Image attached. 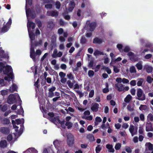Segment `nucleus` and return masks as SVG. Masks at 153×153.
<instances>
[{
	"mask_svg": "<svg viewBox=\"0 0 153 153\" xmlns=\"http://www.w3.org/2000/svg\"><path fill=\"white\" fill-rule=\"evenodd\" d=\"M19 134H20V132H18V133H16L14 134L13 135L15 137L14 138H13V136L12 135L10 134L8 135L7 137V139L8 141L10 142L12 141L13 143H14L15 141H16V136L17 134H18L20 136Z\"/></svg>",
	"mask_w": 153,
	"mask_h": 153,
	"instance_id": "13",
	"label": "nucleus"
},
{
	"mask_svg": "<svg viewBox=\"0 0 153 153\" xmlns=\"http://www.w3.org/2000/svg\"><path fill=\"white\" fill-rule=\"evenodd\" d=\"M139 108L141 111L146 110V106L145 105H141Z\"/></svg>",
	"mask_w": 153,
	"mask_h": 153,
	"instance_id": "49",
	"label": "nucleus"
},
{
	"mask_svg": "<svg viewBox=\"0 0 153 153\" xmlns=\"http://www.w3.org/2000/svg\"><path fill=\"white\" fill-rule=\"evenodd\" d=\"M146 130L147 131H153L152 124L151 123H146Z\"/></svg>",
	"mask_w": 153,
	"mask_h": 153,
	"instance_id": "18",
	"label": "nucleus"
},
{
	"mask_svg": "<svg viewBox=\"0 0 153 153\" xmlns=\"http://www.w3.org/2000/svg\"><path fill=\"white\" fill-rule=\"evenodd\" d=\"M80 41L81 43L84 44L86 42V39L85 37H82Z\"/></svg>",
	"mask_w": 153,
	"mask_h": 153,
	"instance_id": "56",
	"label": "nucleus"
},
{
	"mask_svg": "<svg viewBox=\"0 0 153 153\" xmlns=\"http://www.w3.org/2000/svg\"><path fill=\"white\" fill-rule=\"evenodd\" d=\"M117 46L119 50L121 51L123 47L122 45L120 44H118L117 45Z\"/></svg>",
	"mask_w": 153,
	"mask_h": 153,
	"instance_id": "61",
	"label": "nucleus"
},
{
	"mask_svg": "<svg viewBox=\"0 0 153 153\" xmlns=\"http://www.w3.org/2000/svg\"><path fill=\"white\" fill-rule=\"evenodd\" d=\"M53 150L51 149L50 147H48L45 148L43 149V153H53Z\"/></svg>",
	"mask_w": 153,
	"mask_h": 153,
	"instance_id": "25",
	"label": "nucleus"
},
{
	"mask_svg": "<svg viewBox=\"0 0 153 153\" xmlns=\"http://www.w3.org/2000/svg\"><path fill=\"white\" fill-rule=\"evenodd\" d=\"M75 5V4L74 2L73 1H71L70 2L69 7L68 9V11H71L74 8Z\"/></svg>",
	"mask_w": 153,
	"mask_h": 153,
	"instance_id": "28",
	"label": "nucleus"
},
{
	"mask_svg": "<svg viewBox=\"0 0 153 153\" xmlns=\"http://www.w3.org/2000/svg\"><path fill=\"white\" fill-rule=\"evenodd\" d=\"M25 153H38V151L34 148H30L26 151L24 152Z\"/></svg>",
	"mask_w": 153,
	"mask_h": 153,
	"instance_id": "17",
	"label": "nucleus"
},
{
	"mask_svg": "<svg viewBox=\"0 0 153 153\" xmlns=\"http://www.w3.org/2000/svg\"><path fill=\"white\" fill-rule=\"evenodd\" d=\"M53 144L55 148L58 150H60L64 151V148L63 146L62 142L61 141L56 140L53 142Z\"/></svg>",
	"mask_w": 153,
	"mask_h": 153,
	"instance_id": "7",
	"label": "nucleus"
},
{
	"mask_svg": "<svg viewBox=\"0 0 153 153\" xmlns=\"http://www.w3.org/2000/svg\"><path fill=\"white\" fill-rule=\"evenodd\" d=\"M145 146L148 147V149L149 150H152L153 149V145L150 143H146Z\"/></svg>",
	"mask_w": 153,
	"mask_h": 153,
	"instance_id": "33",
	"label": "nucleus"
},
{
	"mask_svg": "<svg viewBox=\"0 0 153 153\" xmlns=\"http://www.w3.org/2000/svg\"><path fill=\"white\" fill-rule=\"evenodd\" d=\"M1 122L4 124H8L10 123V121L7 118H4L1 120Z\"/></svg>",
	"mask_w": 153,
	"mask_h": 153,
	"instance_id": "30",
	"label": "nucleus"
},
{
	"mask_svg": "<svg viewBox=\"0 0 153 153\" xmlns=\"http://www.w3.org/2000/svg\"><path fill=\"white\" fill-rule=\"evenodd\" d=\"M103 42L102 39L98 38H96L94 39L93 42L95 44H100Z\"/></svg>",
	"mask_w": 153,
	"mask_h": 153,
	"instance_id": "24",
	"label": "nucleus"
},
{
	"mask_svg": "<svg viewBox=\"0 0 153 153\" xmlns=\"http://www.w3.org/2000/svg\"><path fill=\"white\" fill-rule=\"evenodd\" d=\"M130 84L132 86H134L136 84V81L135 80H132L130 82Z\"/></svg>",
	"mask_w": 153,
	"mask_h": 153,
	"instance_id": "57",
	"label": "nucleus"
},
{
	"mask_svg": "<svg viewBox=\"0 0 153 153\" xmlns=\"http://www.w3.org/2000/svg\"><path fill=\"white\" fill-rule=\"evenodd\" d=\"M129 131L132 136L137 134V132L134 130V126L133 125H130Z\"/></svg>",
	"mask_w": 153,
	"mask_h": 153,
	"instance_id": "19",
	"label": "nucleus"
},
{
	"mask_svg": "<svg viewBox=\"0 0 153 153\" xmlns=\"http://www.w3.org/2000/svg\"><path fill=\"white\" fill-rule=\"evenodd\" d=\"M2 71L4 74L8 76H14L13 70L11 66L8 65L5 66L4 63L0 62V73Z\"/></svg>",
	"mask_w": 153,
	"mask_h": 153,
	"instance_id": "2",
	"label": "nucleus"
},
{
	"mask_svg": "<svg viewBox=\"0 0 153 153\" xmlns=\"http://www.w3.org/2000/svg\"><path fill=\"white\" fill-rule=\"evenodd\" d=\"M147 120L151 121H153V115L151 113L149 114L147 117Z\"/></svg>",
	"mask_w": 153,
	"mask_h": 153,
	"instance_id": "40",
	"label": "nucleus"
},
{
	"mask_svg": "<svg viewBox=\"0 0 153 153\" xmlns=\"http://www.w3.org/2000/svg\"><path fill=\"white\" fill-rule=\"evenodd\" d=\"M56 7L57 9H59L60 7L61 4L60 3L59 1L56 2Z\"/></svg>",
	"mask_w": 153,
	"mask_h": 153,
	"instance_id": "64",
	"label": "nucleus"
},
{
	"mask_svg": "<svg viewBox=\"0 0 153 153\" xmlns=\"http://www.w3.org/2000/svg\"><path fill=\"white\" fill-rule=\"evenodd\" d=\"M96 24L94 22L90 23L89 21H87L85 28L87 30L89 29L90 31H93L95 29Z\"/></svg>",
	"mask_w": 153,
	"mask_h": 153,
	"instance_id": "8",
	"label": "nucleus"
},
{
	"mask_svg": "<svg viewBox=\"0 0 153 153\" xmlns=\"http://www.w3.org/2000/svg\"><path fill=\"white\" fill-rule=\"evenodd\" d=\"M12 123L13 125V127L14 128L16 129L15 130L16 131H17L18 128H19V127L16 126V125H18L22 124V125L20 126L21 127L20 129V131L19 132L20 133V134H19V135H20L22 133L24 128V126H23V124L24 123V119L23 118L17 119L15 120V121L12 120Z\"/></svg>",
	"mask_w": 153,
	"mask_h": 153,
	"instance_id": "3",
	"label": "nucleus"
},
{
	"mask_svg": "<svg viewBox=\"0 0 153 153\" xmlns=\"http://www.w3.org/2000/svg\"><path fill=\"white\" fill-rule=\"evenodd\" d=\"M69 79L71 80H71H68L67 82V84L70 88H72L73 87V85L75 83V82L73 80V77H69Z\"/></svg>",
	"mask_w": 153,
	"mask_h": 153,
	"instance_id": "16",
	"label": "nucleus"
},
{
	"mask_svg": "<svg viewBox=\"0 0 153 153\" xmlns=\"http://www.w3.org/2000/svg\"><path fill=\"white\" fill-rule=\"evenodd\" d=\"M132 58L133 59H130L132 61H135L138 60V57L137 55L134 54L133 55V56H132Z\"/></svg>",
	"mask_w": 153,
	"mask_h": 153,
	"instance_id": "50",
	"label": "nucleus"
},
{
	"mask_svg": "<svg viewBox=\"0 0 153 153\" xmlns=\"http://www.w3.org/2000/svg\"><path fill=\"white\" fill-rule=\"evenodd\" d=\"M88 75L89 76H92L94 75V72L93 71L90 70L88 72Z\"/></svg>",
	"mask_w": 153,
	"mask_h": 153,
	"instance_id": "60",
	"label": "nucleus"
},
{
	"mask_svg": "<svg viewBox=\"0 0 153 153\" xmlns=\"http://www.w3.org/2000/svg\"><path fill=\"white\" fill-rule=\"evenodd\" d=\"M40 80V79L38 78L37 81L35 82L34 85L37 88H38L40 87V85L39 84V80Z\"/></svg>",
	"mask_w": 153,
	"mask_h": 153,
	"instance_id": "36",
	"label": "nucleus"
},
{
	"mask_svg": "<svg viewBox=\"0 0 153 153\" xmlns=\"http://www.w3.org/2000/svg\"><path fill=\"white\" fill-rule=\"evenodd\" d=\"M48 114L49 117V120L56 125H57L59 124L62 125L63 124H64L65 121H60L58 117H54V114L53 113H49Z\"/></svg>",
	"mask_w": 153,
	"mask_h": 153,
	"instance_id": "4",
	"label": "nucleus"
},
{
	"mask_svg": "<svg viewBox=\"0 0 153 153\" xmlns=\"http://www.w3.org/2000/svg\"><path fill=\"white\" fill-rule=\"evenodd\" d=\"M102 149V148L100 146L98 145L97 146L96 148V152L97 153H99L100 152Z\"/></svg>",
	"mask_w": 153,
	"mask_h": 153,
	"instance_id": "43",
	"label": "nucleus"
},
{
	"mask_svg": "<svg viewBox=\"0 0 153 153\" xmlns=\"http://www.w3.org/2000/svg\"><path fill=\"white\" fill-rule=\"evenodd\" d=\"M146 80L149 83H151L153 81V79L152 77H147Z\"/></svg>",
	"mask_w": 153,
	"mask_h": 153,
	"instance_id": "55",
	"label": "nucleus"
},
{
	"mask_svg": "<svg viewBox=\"0 0 153 153\" xmlns=\"http://www.w3.org/2000/svg\"><path fill=\"white\" fill-rule=\"evenodd\" d=\"M136 66L137 68L140 70H141L142 68V62H140L137 63L136 65Z\"/></svg>",
	"mask_w": 153,
	"mask_h": 153,
	"instance_id": "29",
	"label": "nucleus"
},
{
	"mask_svg": "<svg viewBox=\"0 0 153 153\" xmlns=\"http://www.w3.org/2000/svg\"><path fill=\"white\" fill-rule=\"evenodd\" d=\"M137 96L138 97V99L140 100H143L145 99V94L143 93L141 89H139L137 91Z\"/></svg>",
	"mask_w": 153,
	"mask_h": 153,
	"instance_id": "10",
	"label": "nucleus"
},
{
	"mask_svg": "<svg viewBox=\"0 0 153 153\" xmlns=\"http://www.w3.org/2000/svg\"><path fill=\"white\" fill-rule=\"evenodd\" d=\"M106 147L108 149V152L113 153L114 152V150L112 145L107 144L106 145Z\"/></svg>",
	"mask_w": 153,
	"mask_h": 153,
	"instance_id": "22",
	"label": "nucleus"
},
{
	"mask_svg": "<svg viewBox=\"0 0 153 153\" xmlns=\"http://www.w3.org/2000/svg\"><path fill=\"white\" fill-rule=\"evenodd\" d=\"M143 129L141 127H140L139 128V132L140 134H141L142 135H143L144 134L143 133Z\"/></svg>",
	"mask_w": 153,
	"mask_h": 153,
	"instance_id": "59",
	"label": "nucleus"
},
{
	"mask_svg": "<svg viewBox=\"0 0 153 153\" xmlns=\"http://www.w3.org/2000/svg\"><path fill=\"white\" fill-rule=\"evenodd\" d=\"M102 69L105 70L108 74H110L111 73V70L108 67L103 66Z\"/></svg>",
	"mask_w": 153,
	"mask_h": 153,
	"instance_id": "39",
	"label": "nucleus"
},
{
	"mask_svg": "<svg viewBox=\"0 0 153 153\" xmlns=\"http://www.w3.org/2000/svg\"><path fill=\"white\" fill-rule=\"evenodd\" d=\"M26 14L27 19L28 22L27 23L29 22H31L29 21L28 17L29 14L31 13V12L29 9H27V4L31 5L32 4V1L31 0H26Z\"/></svg>",
	"mask_w": 153,
	"mask_h": 153,
	"instance_id": "11",
	"label": "nucleus"
},
{
	"mask_svg": "<svg viewBox=\"0 0 153 153\" xmlns=\"http://www.w3.org/2000/svg\"><path fill=\"white\" fill-rule=\"evenodd\" d=\"M59 48L60 50H63L65 48L64 44L63 43H61L59 45Z\"/></svg>",
	"mask_w": 153,
	"mask_h": 153,
	"instance_id": "47",
	"label": "nucleus"
},
{
	"mask_svg": "<svg viewBox=\"0 0 153 153\" xmlns=\"http://www.w3.org/2000/svg\"><path fill=\"white\" fill-rule=\"evenodd\" d=\"M27 26L28 31L31 41V45L30 50V57L34 61L36 60V55L35 52V50L32 46V41L35 39V35L33 33L34 29L35 27V24L33 22H28L27 23Z\"/></svg>",
	"mask_w": 153,
	"mask_h": 153,
	"instance_id": "1",
	"label": "nucleus"
},
{
	"mask_svg": "<svg viewBox=\"0 0 153 153\" xmlns=\"http://www.w3.org/2000/svg\"><path fill=\"white\" fill-rule=\"evenodd\" d=\"M7 146V143L5 140H2L0 142V147L2 148H6Z\"/></svg>",
	"mask_w": 153,
	"mask_h": 153,
	"instance_id": "23",
	"label": "nucleus"
},
{
	"mask_svg": "<svg viewBox=\"0 0 153 153\" xmlns=\"http://www.w3.org/2000/svg\"><path fill=\"white\" fill-rule=\"evenodd\" d=\"M130 48L129 46H126L125 47L124 49V51L125 52H128L130 51Z\"/></svg>",
	"mask_w": 153,
	"mask_h": 153,
	"instance_id": "62",
	"label": "nucleus"
},
{
	"mask_svg": "<svg viewBox=\"0 0 153 153\" xmlns=\"http://www.w3.org/2000/svg\"><path fill=\"white\" fill-rule=\"evenodd\" d=\"M67 143L70 146H72L74 143V138L73 135L71 134L67 135Z\"/></svg>",
	"mask_w": 153,
	"mask_h": 153,
	"instance_id": "9",
	"label": "nucleus"
},
{
	"mask_svg": "<svg viewBox=\"0 0 153 153\" xmlns=\"http://www.w3.org/2000/svg\"><path fill=\"white\" fill-rule=\"evenodd\" d=\"M134 53L132 52H129L128 53L127 55L129 57L130 59H132V56H133V55H134Z\"/></svg>",
	"mask_w": 153,
	"mask_h": 153,
	"instance_id": "52",
	"label": "nucleus"
},
{
	"mask_svg": "<svg viewBox=\"0 0 153 153\" xmlns=\"http://www.w3.org/2000/svg\"><path fill=\"white\" fill-rule=\"evenodd\" d=\"M20 98L17 93L10 94L7 100V102L9 104H12L16 102L17 100H20Z\"/></svg>",
	"mask_w": 153,
	"mask_h": 153,
	"instance_id": "6",
	"label": "nucleus"
},
{
	"mask_svg": "<svg viewBox=\"0 0 153 153\" xmlns=\"http://www.w3.org/2000/svg\"><path fill=\"white\" fill-rule=\"evenodd\" d=\"M99 105L97 103L94 104L91 107V110L94 112H97L98 110Z\"/></svg>",
	"mask_w": 153,
	"mask_h": 153,
	"instance_id": "20",
	"label": "nucleus"
},
{
	"mask_svg": "<svg viewBox=\"0 0 153 153\" xmlns=\"http://www.w3.org/2000/svg\"><path fill=\"white\" fill-rule=\"evenodd\" d=\"M1 54L3 58H8L9 57L8 54H4V51L1 48H0V54Z\"/></svg>",
	"mask_w": 153,
	"mask_h": 153,
	"instance_id": "27",
	"label": "nucleus"
},
{
	"mask_svg": "<svg viewBox=\"0 0 153 153\" xmlns=\"http://www.w3.org/2000/svg\"><path fill=\"white\" fill-rule=\"evenodd\" d=\"M47 15L49 16H51L53 17H56L58 16V13L56 11H49L47 12Z\"/></svg>",
	"mask_w": 153,
	"mask_h": 153,
	"instance_id": "15",
	"label": "nucleus"
},
{
	"mask_svg": "<svg viewBox=\"0 0 153 153\" xmlns=\"http://www.w3.org/2000/svg\"><path fill=\"white\" fill-rule=\"evenodd\" d=\"M106 88L103 89L102 90L103 92L105 93H106L109 91V90L108 88V83H106Z\"/></svg>",
	"mask_w": 153,
	"mask_h": 153,
	"instance_id": "41",
	"label": "nucleus"
},
{
	"mask_svg": "<svg viewBox=\"0 0 153 153\" xmlns=\"http://www.w3.org/2000/svg\"><path fill=\"white\" fill-rule=\"evenodd\" d=\"M127 108L129 111L130 112L133 111L134 110V106H131L130 105H128L127 106Z\"/></svg>",
	"mask_w": 153,
	"mask_h": 153,
	"instance_id": "35",
	"label": "nucleus"
},
{
	"mask_svg": "<svg viewBox=\"0 0 153 153\" xmlns=\"http://www.w3.org/2000/svg\"><path fill=\"white\" fill-rule=\"evenodd\" d=\"M131 97L130 95H128L124 99V101L127 103L129 102L131 99Z\"/></svg>",
	"mask_w": 153,
	"mask_h": 153,
	"instance_id": "31",
	"label": "nucleus"
},
{
	"mask_svg": "<svg viewBox=\"0 0 153 153\" xmlns=\"http://www.w3.org/2000/svg\"><path fill=\"white\" fill-rule=\"evenodd\" d=\"M152 56V55L150 54H146L144 57L145 58L147 59L150 58Z\"/></svg>",
	"mask_w": 153,
	"mask_h": 153,
	"instance_id": "63",
	"label": "nucleus"
},
{
	"mask_svg": "<svg viewBox=\"0 0 153 153\" xmlns=\"http://www.w3.org/2000/svg\"><path fill=\"white\" fill-rule=\"evenodd\" d=\"M125 150L128 153H131L132 152L131 149L128 146L126 147Z\"/></svg>",
	"mask_w": 153,
	"mask_h": 153,
	"instance_id": "54",
	"label": "nucleus"
},
{
	"mask_svg": "<svg viewBox=\"0 0 153 153\" xmlns=\"http://www.w3.org/2000/svg\"><path fill=\"white\" fill-rule=\"evenodd\" d=\"M54 96V93L53 92L49 91L48 93V97H49L52 98Z\"/></svg>",
	"mask_w": 153,
	"mask_h": 153,
	"instance_id": "53",
	"label": "nucleus"
},
{
	"mask_svg": "<svg viewBox=\"0 0 153 153\" xmlns=\"http://www.w3.org/2000/svg\"><path fill=\"white\" fill-rule=\"evenodd\" d=\"M8 92L6 90H3L1 91V94L2 95H5L8 94Z\"/></svg>",
	"mask_w": 153,
	"mask_h": 153,
	"instance_id": "58",
	"label": "nucleus"
},
{
	"mask_svg": "<svg viewBox=\"0 0 153 153\" xmlns=\"http://www.w3.org/2000/svg\"><path fill=\"white\" fill-rule=\"evenodd\" d=\"M94 56H96L97 55H103L104 53L103 52L99 51L98 50L95 51L94 52Z\"/></svg>",
	"mask_w": 153,
	"mask_h": 153,
	"instance_id": "32",
	"label": "nucleus"
},
{
	"mask_svg": "<svg viewBox=\"0 0 153 153\" xmlns=\"http://www.w3.org/2000/svg\"><path fill=\"white\" fill-rule=\"evenodd\" d=\"M65 125L68 128H70L72 126V123L70 122H67L65 123Z\"/></svg>",
	"mask_w": 153,
	"mask_h": 153,
	"instance_id": "46",
	"label": "nucleus"
},
{
	"mask_svg": "<svg viewBox=\"0 0 153 153\" xmlns=\"http://www.w3.org/2000/svg\"><path fill=\"white\" fill-rule=\"evenodd\" d=\"M5 80L10 83V82L13 83V80L14 79V77H4ZM18 87L15 83H13L12 85L10 87L9 91L11 92H13L15 91H17Z\"/></svg>",
	"mask_w": 153,
	"mask_h": 153,
	"instance_id": "5",
	"label": "nucleus"
},
{
	"mask_svg": "<svg viewBox=\"0 0 153 153\" xmlns=\"http://www.w3.org/2000/svg\"><path fill=\"white\" fill-rule=\"evenodd\" d=\"M121 147V144L120 143H118L116 144L115 146V149L116 150H119Z\"/></svg>",
	"mask_w": 153,
	"mask_h": 153,
	"instance_id": "48",
	"label": "nucleus"
},
{
	"mask_svg": "<svg viewBox=\"0 0 153 153\" xmlns=\"http://www.w3.org/2000/svg\"><path fill=\"white\" fill-rule=\"evenodd\" d=\"M11 23L12 20L11 18H10L9 19L8 22L7 23L6 25L2 28L1 31L3 33H5L6 32L9 28L11 24Z\"/></svg>",
	"mask_w": 153,
	"mask_h": 153,
	"instance_id": "12",
	"label": "nucleus"
},
{
	"mask_svg": "<svg viewBox=\"0 0 153 153\" xmlns=\"http://www.w3.org/2000/svg\"><path fill=\"white\" fill-rule=\"evenodd\" d=\"M129 71L131 73H135L136 70L134 66H132L130 67L129 68Z\"/></svg>",
	"mask_w": 153,
	"mask_h": 153,
	"instance_id": "38",
	"label": "nucleus"
},
{
	"mask_svg": "<svg viewBox=\"0 0 153 153\" xmlns=\"http://www.w3.org/2000/svg\"><path fill=\"white\" fill-rule=\"evenodd\" d=\"M59 40L60 41V42L62 43H63V42H64L66 40V39L63 36H60L59 37Z\"/></svg>",
	"mask_w": 153,
	"mask_h": 153,
	"instance_id": "45",
	"label": "nucleus"
},
{
	"mask_svg": "<svg viewBox=\"0 0 153 153\" xmlns=\"http://www.w3.org/2000/svg\"><path fill=\"white\" fill-rule=\"evenodd\" d=\"M10 130L8 127H2L0 128V132L4 134H7L9 133Z\"/></svg>",
	"mask_w": 153,
	"mask_h": 153,
	"instance_id": "14",
	"label": "nucleus"
},
{
	"mask_svg": "<svg viewBox=\"0 0 153 153\" xmlns=\"http://www.w3.org/2000/svg\"><path fill=\"white\" fill-rule=\"evenodd\" d=\"M87 139H89L91 141H93L94 140V136L91 134L88 135L87 136Z\"/></svg>",
	"mask_w": 153,
	"mask_h": 153,
	"instance_id": "34",
	"label": "nucleus"
},
{
	"mask_svg": "<svg viewBox=\"0 0 153 153\" xmlns=\"http://www.w3.org/2000/svg\"><path fill=\"white\" fill-rule=\"evenodd\" d=\"M58 53V51L56 49H55L53 52L52 55V57L54 58H57V55Z\"/></svg>",
	"mask_w": 153,
	"mask_h": 153,
	"instance_id": "37",
	"label": "nucleus"
},
{
	"mask_svg": "<svg viewBox=\"0 0 153 153\" xmlns=\"http://www.w3.org/2000/svg\"><path fill=\"white\" fill-rule=\"evenodd\" d=\"M117 89L119 91H120L124 90V87L122 84L120 83H117L115 85Z\"/></svg>",
	"mask_w": 153,
	"mask_h": 153,
	"instance_id": "21",
	"label": "nucleus"
},
{
	"mask_svg": "<svg viewBox=\"0 0 153 153\" xmlns=\"http://www.w3.org/2000/svg\"><path fill=\"white\" fill-rule=\"evenodd\" d=\"M144 68L146 69V71L148 73H151L153 70V68L151 66L147 65H145Z\"/></svg>",
	"mask_w": 153,
	"mask_h": 153,
	"instance_id": "26",
	"label": "nucleus"
},
{
	"mask_svg": "<svg viewBox=\"0 0 153 153\" xmlns=\"http://www.w3.org/2000/svg\"><path fill=\"white\" fill-rule=\"evenodd\" d=\"M143 81V79H140L137 83V86H141L142 84Z\"/></svg>",
	"mask_w": 153,
	"mask_h": 153,
	"instance_id": "44",
	"label": "nucleus"
},
{
	"mask_svg": "<svg viewBox=\"0 0 153 153\" xmlns=\"http://www.w3.org/2000/svg\"><path fill=\"white\" fill-rule=\"evenodd\" d=\"M102 119L100 117H97L95 119V121L96 122H95V124L96 125H97L98 124V123H97L96 122L100 123L102 121Z\"/></svg>",
	"mask_w": 153,
	"mask_h": 153,
	"instance_id": "42",
	"label": "nucleus"
},
{
	"mask_svg": "<svg viewBox=\"0 0 153 153\" xmlns=\"http://www.w3.org/2000/svg\"><path fill=\"white\" fill-rule=\"evenodd\" d=\"M94 94V91L93 90H92L91 91L89 94V97L90 98L93 97Z\"/></svg>",
	"mask_w": 153,
	"mask_h": 153,
	"instance_id": "51",
	"label": "nucleus"
}]
</instances>
